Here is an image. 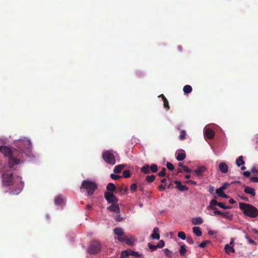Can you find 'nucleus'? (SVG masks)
Listing matches in <instances>:
<instances>
[{
    "mask_svg": "<svg viewBox=\"0 0 258 258\" xmlns=\"http://www.w3.org/2000/svg\"><path fill=\"white\" fill-rule=\"evenodd\" d=\"M0 152L8 157L10 168H12L14 165L20 163V159L18 158L19 155L16 150H12L7 146H2L0 147Z\"/></svg>",
    "mask_w": 258,
    "mask_h": 258,
    "instance_id": "obj_1",
    "label": "nucleus"
},
{
    "mask_svg": "<svg viewBox=\"0 0 258 258\" xmlns=\"http://www.w3.org/2000/svg\"><path fill=\"white\" fill-rule=\"evenodd\" d=\"M123 191L124 192H126L128 190V187L127 186H125V188L123 189Z\"/></svg>",
    "mask_w": 258,
    "mask_h": 258,
    "instance_id": "obj_64",
    "label": "nucleus"
},
{
    "mask_svg": "<svg viewBox=\"0 0 258 258\" xmlns=\"http://www.w3.org/2000/svg\"><path fill=\"white\" fill-rule=\"evenodd\" d=\"M165 245V242L164 240H161L159 241L158 243L157 244V248H162L164 247Z\"/></svg>",
    "mask_w": 258,
    "mask_h": 258,
    "instance_id": "obj_43",
    "label": "nucleus"
},
{
    "mask_svg": "<svg viewBox=\"0 0 258 258\" xmlns=\"http://www.w3.org/2000/svg\"><path fill=\"white\" fill-rule=\"evenodd\" d=\"M102 245L97 240L92 241L87 248V252L90 254H96L101 251Z\"/></svg>",
    "mask_w": 258,
    "mask_h": 258,
    "instance_id": "obj_5",
    "label": "nucleus"
},
{
    "mask_svg": "<svg viewBox=\"0 0 258 258\" xmlns=\"http://www.w3.org/2000/svg\"><path fill=\"white\" fill-rule=\"evenodd\" d=\"M229 185V183H224L222 186H221L220 188L222 189V190H225L227 187Z\"/></svg>",
    "mask_w": 258,
    "mask_h": 258,
    "instance_id": "obj_49",
    "label": "nucleus"
},
{
    "mask_svg": "<svg viewBox=\"0 0 258 258\" xmlns=\"http://www.w3.org/2000/svg\"><path fill=\"white\" fill-rule=\"evenodd\" d=\"M246 238L248 240V242L249 243L252 244H255V241L253 240H252V239L248 237H246Z\"/></svg>",
    "mask_w": 258,
    "mask_h": 258,
    "instance_id": "obj_56",
    "label": "nucleus"
},
{
    "mask_svg": "<svg viewBox=\"0 0 258 258\" xmlns=\"http://www.w3.org/2000/svg\"><path fill=\"white\" fill-rule=\"evenodd\" d=\"M244 192L254 197L255 195V189L249 186H246L244 189Z\"/></svg>",
    "mask_w": 258,
    "mask_h": 258,
    "instance_id": "obj_14",
    "label": "nucleus"
},
{
    "mask_svg": "<svg viewBox=\"0 0 258 258\" xmlns=\"http://www.w3.org/2000/svg\"><path fill=\"white\" fill-rule=\"evenodd\" d=\"M216 192L218 195V196L220 197H221V196L224 193V190L221 189L220 188L217 189L216 190Z\"/></svg>",
    "mask_w": 258,
    "mask_h": 258,
    "instance_id": "obj_41",
    "label": "nucleus"
},
{
    "mask_svg": "<svg viewBox=\"0 0 258 258\" xmlns=\"http://www.w3.org/2000/svg\"><path fill=\"white\" fill-rule=\"evenodd\" d=\"M219 202H218L216 200H212L210 201V205L209 206V208L211 209H215L216 208L215 207L216 206H218Z\"/></svg>",
    "mask_w": 258,
    "mask_h": 258,
    "instance_id": "obj_25",
    "label": "nucleus"
},
{
    "mask_svg": "<svg viewBox=\"0 0 258 258\" xmlns=\"http://www.w3.org/2000/svg\"><path fill=\"white\" fill-rule=\"evenodd\" d=\"M239 197H240V198L242 200H244L245 201H248V199L247 197H245L244 196H239Z\"/></svg>",
    "mask_w": 258,
    "mask_h": 258,
    "instance_id": "obj_57",
    "label": "nucleus"
},
{
    "mask_svg": "<svg viewBox=\"0 0 258 258\" xmlns=\"http://www.w3.org/2000/svg\"><path fill=\"white\" fill-rule=\"evenodd\" d=\"M151 236L153 239H159V230L158 228L156 227L154 229L153 233L152 234Z\"/></svg>",
    "mask_w": 258,
    "mask_h": 258,
    "instance_id": "obj_15",
    "label": "nucleus"
},
{
    "mask_svg": "<svg viewBox=\"0 0 258 258\" xmlns=\"http://www.w3.org/2000/svg\"><path fill=\"white\" fill-rule=\"evenodd\" d=\"M186 183L187 184H194V185L197 184V182L193 181L192 180H188L187 181H186Z\"/></svg>",
    "mask_w": 258,
    "mask_h": 258,
    "instance_id": "obj_52",
    "label": "nucleus"
},
{
    "mask_svg": "<svg viewBox=\"0 0 258 258\" xmlns=\"http://www.w3.org/2000/svg\"><path fill=\"white\" fill-rule=\"evenodd\" d=\"M245 162L243 161V157L240 156L236 160V164L237 166L239 167L241 165L244 164Z\"/></svg>",
    "mask_w": 258,
    "mask_h": 258,
    "instance_id": "obj_26",
    "label": "nucleus"
},
{
    "mask_svg": "<svg viewBox=\"0 0 258 258\" xmlns=\"http://www.w3.org/2000/svg\"><path fill=\"white\" fill-rule=\"evenodd\" d=\"M14 177L11 170L5 171L2 175L3 184L5 186H10L14 182Z\"/></svg>",
    "mask_w": 258,
    "mask_h": 258,
    "instance_id": "obj_6",
    "label": "nucleus"
},
{
    "mask_svg": "<svg viewBox=\"0 0 258 258\" xmlns=\"http://www.w3.org/2000/svg\"><path fill=\"white\" fill-rule=\"evenodd\" d=\"M150 168L151 172L155 173L158 171V166L155 164H152Z\"/></svg>",
    "mask_w": 258,
    "mask_h": 258,
    "instance_id": "obj_31",
    "label": "nucleus"
},
{
    "mask_svg": "<svg viewBox=\"0 0 258 258\" xmlns=\"http://www.w3.org/2000/svg\"><path fill=\"white\" fill-rule=\"evenodd\" d=\"M107 209L111 212H116L117 214L119 213V207L117 203H113L109 207H107Z\"/></svg>",
    "mask_w": 258,
    "mask_h": 258,
    "instance_id": "obj_10",
    "label": "nucleus"
},
{
    "mask_svg": "<svg viewBox=\"0 0 258 258\" xmlns=\"http://www.w3.org/2000/svg\"><path fill=\"white\" fill-rule=\"evenodd\" d=\"M219 168L222 173H226L228 171V166L225 163L221 162L219 165Z\"/></svg>",
    "mask_w": 258,
    "mask_h": 258,
    "instance_id": "obj_13",
    "label": "nucleus"
},
{
    "mask_svg": "<svg viewBox=\"0 0 258 258\" xmlns=\"http://www.w3.org/2000/svg\"><path fill=\"white\" fill-rule=\"evenodd\" d=\"M122 176L124 178H128L131 176L130 171L129 170H125L122 173Z\"/></svg>",
    "mask_w": 258,
    "mask_h": 258,
    "instance_id": "obj_35",
    "label": "nucleus"
},
{
    "mask_svg": "<svg viewBox=\"0 0 258 258\" xmlns=\"http://www.w3.org/2000/svg\"><path fill=\"white\" fill-rule=\"evenodd\" d=\"M148 246L152 251L155 250L157 248V245H153L150 243L148 244Z\"/></svg>",
    "mask_w": 258,
    "mask_h": 258,
    "instance_id": "obj_44",
    "label": "nucleus"
},
{
    "mask_svg": "<svg viewBox=\"0 0 258 258\" xmlns=\"http://www.w3.org/2000/svg\"><path fill=\"white\" fill-rule=\"evenodd\" d=\"M166 175V169L165 168H163L162 170L158 173V175L161 177H163Z\"/></svg>",
    "mask_w": 258,
    "mask_h": 258,
    "instance_id": "obj_42",
    "label": "nucleus"
},
{
    "mask_svg": "<svg viewBox=\"0 0 258 258\" xmlns=\"http://www.w3.org/2000/svg\"><path fill=\"white\" fill-rule=\"evenodd\" d=\"M186 241L190 244H192L194 243V240L191 237H187L186 238Z\"/></svg>",
    "mask_w": 258,
    "mask_h": 258,
    "instance_id": "obj_50",
    "label": "nucleus"
},
{
    "mask_svg": "<svg viewBox=\"0 0 258 258\" xmlns=\"http://www.w3.org/2000/svg\"><path fill=\"white\" fill-rule=\"evenodd\" d=\"M207 170V168L204 166H199L197 169L194 170V172L198 177H201L203 175V173Z\"/></svg>",
    "mask_w": 258,
    "mask_h": 258,
    "instance_id": "obj_9",
    "label": "nucleus"
},
{
    "mask_svg": "<svg viewBox=\"0 0 258 258\" xmlns=\"http://www.w3.org/2000/svg\"><path fill=\"white\" fill-rule=\"evenodd\" d=\"M250 180L254 182H258V177H251L250 178Z\"/></svg>",
    "mask_w": 258,
    "mask_h": 258,
    "instance_id": "obj_51",
    "label": "nucleus"
},
{
    "mask_svg": "<svg viewBox=\"0 0 258 258\" xmlns=\"http://www.w3.org/2000/svg\"><path fill=\"white\" fill-rule=\"evenodd\" d=\"M163 251L166 256L168 258H172L173 257L172 252L169 250L168 248H165L163 249Z\"/></svg>",
    "mask_w": 258,
    "mask_h": 258,
    "instance_id": "obj_28",
    "label": "nucleus"
},
{
    "mask_svg": "<svg viewBox=\"0 0 258 258\" xmlns=\"http://www.w3.org/2000/svg\"><path fill=\"white\" fill-rule=\"evenodd\" d=\"M218 206L223 209H229L231 208L230 206H225L224 203H219Z\"/></svg>",
    "mask_w": 258,
    "mask_h": 258,
    "instance_id": "obj_38",
    "label": "nucleus"
},
{
    "mask_svg": "<svg viewBox=\"0 0 258 258\" xmlns=\"http://www.w3.org/2000/svg\"><path fill=\"white\" fill-rule=\"evenodd\" d=\"M186 157L185 153L184 151H182L181 152L177 153L176 159L177 161H182Z\"/></svg>",
    "mask_w": 258,
    "mask_h": 258,
    "instance_id": "obj_17",
    "label": "nucleus"
},
{
    "mask_svg": "<svg viewBox=\"0 0 258 258\" xmlns=\"http://www.w3.org/2000/svg\"><path fill=\"white\" fill-rule=\"evenodd\" d=\"M251 172L258 174V164L256 166H254L251 169Z\"/></svg>",
    "mask_w": 258,
    "mask_h": 258,
    "instance_id": "obj_45",
    "label": "nucleus"
},
{
    "mask_svg": "<svg viewBox=\"0 0 258 258\" xmlns=\"http://www.w3.org/2000/svg\"><path fill=\"white\" fill-rule=\"evenodd\" d=\"M137 188V185L136 183H133L131 185V190L132 191H135Z\"/></svg>",
    "mask_w": 258,
    "mask_h": 258,
    "instance_id": "obj_48",
    "label": "nucleus"
},
{
    "mask_svg": "<svg viewBox=\"0 0 258 258\" xmlns=\"http://www.w3.org/2000/svg\"><path fill=\"white\" fill-rule=\"evenodd\" d=\"M130 255V250H124L122 251L120 255L121 258H127Z\"/></svg>",
    "mask_w": 258,
    "mask_h": 258,
    "instance_id": "obj_32",
    "label": "nucleus"
},
{
    "mask_svg": "<svg viewBox=\"0 0 258 258\" xmlns=\"http://www.w3.org/2000/svg\"><path fill=\"white\" fill-rule=\"evenodd\" d=\"M209 191L210 192L212 193L214 191V187L213 186H210Z\"/></svg>",
    "mask_w": 258,
    "mask_h": 258,
    "instance_id": "obj_61",
    "label": "nucleus"
},
{
    "mask_svg": "<svg viewBox=\"0 0 258 258\" xmlns=\"http://www.w3.org/2000/svg\"><path fill=\"white\" fill-rule=\"evenodd\" d=\"M221 197L225 198V199H227V198H229V197L226 194H225V193H224L223 194V195L221 196Z\"/></svg>",
    "mask_w": 258,
    "mask_h": 258,
    "instance_id": "obj_62",
    "label": "nucleus"
},
{
    "mask_svg": "<svg viewBox=\"0 0 258 258\" xmlns=\"http://www.w3.org/2000/svg\"><path fill=\"white\" fill-rule=\"evenodd\" d=\"M224 249L225 252L228 254H229L230 252L233 253L235 252V249H234L233 247L232 246L229 245L228 244L225 245Z\"/></svg>",
    "mask_w": 258,
    "mask_h": 258,
    "instance_id": "obj_24",
    "label": "nucleus"
},
{
    "mask_svg": "<svg viewBox=\"0 0 258 258\" xmlns=\"http://www.w3.org/2000/svg\"><path fill=\"white\" fill-rule=\"evenodd\" d=\"M114 219L117 222H120L122 220V218L120 217V215L117 214L114 217Z\"/></svg>",
    "mask_w": 258,
    "mask_h": 258,
    "instance_id": "obj_47",
    "label": "nucleus"
},
{
    "mask_svg": "<svg viewBox=\"0 0 258 258\" xmlns=\"http://www.w3.org/2000/svg\"><path fill=\"white\" fill-rule=\"evenodd\" d=\"M97 188L98 185L96 182L88 179L83 180L80 186L81 189H84L86 190L88 196H92Z\"/></svg>",
    "mask_w": 258,
    "mask_h": 258,
    "instance_id": "obj_4",
    "label": "nucleus"
},
{
    "mask_svg": "<svg viewBox=\"0 0 258 258\" xmlns=\"http://www.w3.org/2000/svg\"><path fill=\"white\" fill-rule=\"evenodd\" d=\"M179 251L181 255H184V254L187 251V250L186 249V246L185 245L180 246Z\"/></svg>",
    "mask_w": 258,
    "mask_h": 258,
    "instance_id": "obj_29",
    "label": "nucleus"
},
{
    "mask_svg": "<svg viewBox=\"0 0 258 258\" xmlns=\"http://www.w3.org/2000/svg\"><path fill=\"white\" fill-rule=\"evenodd\" d=\"M125 167L124 164H120L115 166L114 167L113 171L115 173H120L121 171Z\"/></svg>",
    "mask_w": 258,
    "mask_h": 258,
    "instance_id": "obj_22",
    "label": "nucleus"
},
{
    "mask_svg": "<svg viewBox=\"0 0 258 258\" xmlns=\"http://www.w3.org/2000/svg\"><path fill=\"white\" fill-rule=\"evenodd\" d=\"M156 176L154 175H147L146 177V180L148 182H152L155 180Z\"/></svg>",
    "mask_w": 258,
    "mask_h": 258,
    "instance_id": "obj_30",
    "label": "nucleus"
},
{
    "mask_svg": "<svg viewBox=\"0 0 258 258\" xmlns=\"http://www.w3.org/2000/svg\"><path fill=\"white\" fill-rule=\"evenodd\" d=\"M183 170L186 172H190L191 170L186 166H183Z\"/></svg>",
    "mask_w": 258,
    "mask_h": 258,
    "instance_id": "obj_53",
    "label": "nucleus"
},
{
    "mask_svg": "<svg viewBox=\"0 0 258 258\" xmlns=\"http://www.w3.org/2000/svg\"><path fill=\"white\" fill-rule=\"evenodd\" d=\"M114 234L117 236L115 239L121 242H125L129 245H133L135 239L131 234H126L121 228H115L113 229Z\"/></svg>",
    "mask_w": 258,
    "mask_h": 258,
    "instance_id": "obj_2",
    "label": "nucleus"
},
{
    "mask_svg": "<svg viewBox=\"0 0 258 258\" xmlns=\"http://www.w3.org/2000/svg\"><path fill=\"white\" fill-rule=\"evenodd\" d=\"M177 236L179 238H181L182 240H184L186 239L185 234L183 231L178 232Z\"/></svg>",
    "mask_w": 258,
    "mask_h": 258,
    "instance_id": "obj_34",
    "label": "nucleus"
},
{
    "mask_svg": "<svg viewBox=\"0 0 258 258\" xmlns=\"http://www.w3.org/2000/svg\"><path fill=\"white\" fill-rule=\"evenodd\" d=\"M158 189L160 191H164L165 189L164 185L161 184L158 186Z\"/></svg>",
    "mask_w": 258,
    "mask_h": 258,
    "instance_id": "obj_55",
    "label": "nucleus"
},
{
    "mask_svg": "<svg viewBox=\"0 0 258 258\" xmlns=\"http://www.w3.org/2000/svg\"><path fill=\"white\" fill-rule=\"evenodd\" d=\"M162 98L164 102V106L165 108H167L168 109H169V106L168 104V102L167 99L165 97V96L163 95H161Z\"/></svg>",
    "mask_w": 258,
    "mask_h": 258,
    "instance_id": "obj_33",
    "label": "nucleus"
},
{
    "mask_svg": "<svg viewBox=\"0 0 258 258\" xmlns=\"http://www.w3.org/2000/svg\"><path fill=\"white\" fill-rule=\"evenodd\" d=\"M141 171L144 174H150L151 173L150 166L148 164H145L141 167Z\"/></svg>",
    "mask_w": 258,
    "mask_h": 258,
    "instance_id": "obj_16",
    "label": "nucleus"
},
{
    "mask_svg": "<svg viewBox=\"0 0 258 258\" xmlns=\"http://www.w3.org/2000/svg\"><path fill=\"white\" fill-rule=\"evenodd\" d=\"M106 189L108 191V192H113L116 191V187L113 183H109L107 186Z\"/></svg>",
    "mask_w": 258,
    "mask_h": 258,
    "instance_id": "obj_23",
    "label": "nucleus"
},
{
    "mask_svg": "<svg viewBox=\"0 0 258 258\" xmlns=\"http://www.w3.org/2000/svg\"><path fill=\"white\" fill-rule=\"evenodd\" d=\"M130 255H132L138 258L141 256V254H139L138 252L130 250Z\"/></svg>",
    "mask_w": 258,
    "mask_h": 258,
    "instance_id": "obj_37",
    "label": "nucleus"
},
{
    "mask_svg": "<svg viewBox=\"0 0 258 258\" xmlns=\"http://www.w3.org/2000/svg\"><path fill=\"white\" fill-rule=\"evenodd\" d=\"M63 199L61 196L56 197L54 200V203L56 205H61L63 204Z\"/></svg>",
    "mask_w": 258,
    "mask_h": 258,
    "instance_id": "obj_20",
    "label": "nucleus"
},
{
    "mask_svg": "<svg viewBox=\"0 0 258 258\" xmlns=\"http://www.w3.org/2000/svg\"><path fill=\"white\" fill-rule=\"evenodd\" d=\"M239 208L247 216L251 218H255L258 216V210L251 205L240 203Z\"/></svg>",
    "mask_w": 258,
    "mask_h": 258,
    "instance_id": "obj_3",
    "label": "nucleus"
},
{
    "mask_svg": "<svg viewBox=\"0 0 258 258\" xmlns=\"http://www.w3.org/2000/svg\"><path fill=\"white\" fill-rule=\"evenodd\" d=\"M229 245H232V246H233V245H234V239L233 238L231 239V241H230V244Z\"/></svg>",
    "mask_w": 258,
    "mask_h": 258,
    "instance_id": "obj_60",
    "label": "nucleus"
},
{
    "mask_svg": "<svg viewBox=\"0 0 258 258\" xmlns=\"http://www.w3.org/2000/svg\"><path fill=\"white\" fill-rule=\"evenodd\" d=\"M174 183L176 184V187L180 191H183L188 189V187L185 185H182L180 181L175 180Z\"/></svg>",
    "mask_w": 258,
    "mask_h": 258,
    "instance_id": "obj_11",
    "label": "nucleus"
},
{
    "mask_svg": "<svg viewBox=\"0 0 258 258\" xmlns=\"http://www.w3.org/2000/svg\"><path fill=\"white\" fill-rule=\"evenodd\" d=\"M104 198L108 203H117L118 199L114 195L112 192L105 191Z\"/></svg>",
    "mask_w": 258,
    "mask_h": 258,
    "instance_id": "obj_8",
    "label": "nucleus"
},
{
    "mask_svg": "<svg viewBox=\"0 0 258 258\" xmlns=\"http://www.w3.org/2000/svg\"><path fill=\"white\" fill-rule=\"evenodd\" d=\"M205 135L208 139H212L215 136V132L211 128H206L205 131Z\"/></svg>",
    "mask_w": 258,
    "mask_h": 258,
    "instance_id": "obj_12",
    "label": "nucleus"
},
{
    "mask_svg": "<svg viewBox=\"0 0 258 258\" xmlns=\"http://www.w3.org/2000/svg\"><path fill=\"white\" fill-rule=\"evenodd\" d=\"M210 242V241L209 240H205V241H203L202 243H201L199 245V246L201 248H204L206 246V245L207 244L209 243Z\"/></svg>",
    "mask_w": 258,
    "mask_h": 258,
    "instance_id": "obj_39",
    "label": "nucleus"
},
{
    "mask_svg": "<svg viewBox=\"0 0 258 258\" xmlns=\"http://www.w3.org/2000/svg\"><path fill=\"white\" fill-rule=\"evenodd\" d=\"M186 132L184 130H182L180 132V135L179 136V139L180 140H183L185 139Z\"/></svg>",
    "mask_w": 258,
    "mask_h": 258,
    "instance_id": "obj_36",
    "label": "nucleus"
},
{
    "mask_svg": "<svg viewBox=\"0 0 258 258\" xmlns=\"http://www.w3.org/2000/svg\"><path fill=\"white\" fill-rule=\"evenodd\" d=\"M110 177L113 179V180H117L119 178L121 177V176L120 175H116V174H111L110 175Z\"/></svg>",
    "mask_w": 258,
    "mask_h": 258,
    "instance_id": "obj_46",
    "label": "nucleus"
},
{
    "mask_svg": "<svg viewBox=\"0 0 258 258\" xmlns=\"http://www.w3.org/2000/svg\"><path fill=\"white\" fill-rule=\"evenodd\" d=\"M102 158L104 160L110 165H114L116 163L115 156L112 151H105L102 153Z\"/></svg>",
    "mask_w": 258,
    "mask_h": 258,
    "instance_id": "obj_7",
    "label": "nucleus"
},
{
    "mask_svg": "<svg viewBox=\"0 0 258 258\" xmlns=\"http://www.w3.org/2000/svg\"><path fill=\"white\" fill-rule=\"evenodd\" d=\"M229 202L231 204H233L234 203H235V201L234 200H233V199H230L229 201Z\"/></svg>",
    "mask_w": 258,
    "mask_h": 258,
    "instance_id": "obj_58",
    "label": "nucleus"
},
{
    "mask_svg": "<svg viewBox=\"0 0 258 258\" xmlns=\"http://www.w3.org/2000/svg\"><path fill=\"white\" fill-rule=\"evenodd\" d=\"M191 222L194 225H200L203 223V220L201 217H198L192 218Z\"/></svg>",
    "mask_w": 258,
    "mask_h": 258,
    "instance_id": "obj_19",
    "label": "nucleus"
},
{
    "mask_svg": "<svg viewBox=\"0 0 258 258\" xmlns=\"http://www.w3.org/2000/svg\"><path fill=\"white\" fill-rule=\"evenodd\" d=\"M214 210V214L215 215H222L223 217L225 218L228 217V214L229 213V212H222L220 211H219L217 208H215V209H213Z\"/></svg>",
    "mask_w": 258,
    "mask_h": 258,
    "instance_id": "obj_18",
    "label": "nucleus"
},
{
    "mask_svg": "<svg viewBox=\"0 0 258 258\" xmlns=\"http://www.w3.org/2000/svg\"><path fill=\"white\" fill-rule=\"evenodd\" d=\"M250 174V172L248 171H246L243 172V175L245 177H249Z\"/></svg>",
    "mask_w": 258,
    "mask_h": 258,
    "instance_id": "obj_54",
    "label": "nucleus"
},
{
    "mask_svg": "<svg viewBox=\"0 0 258 258\" xmlns=\"http://www.w3.org/2000/svg\"><path fill=\"white\" fill-rule=\"evenodd\" d=\"M173 184L172 182L171 181L170 183L168 185V188H171L172 187Z\"/></svg>",
    "mask_w": 258,
    "mask_h": 258,
    "instance_id": "obj_63",
    "label": "nucleus"
},
{
    "mask_svg": "<svg viewBox=\"0 0 258 258\" xmlns=\"http://www.w3.org/2000/svg\"><path fill=\"white\" fill-rule=\"evenodd\" d=\"M192 87L188 85H186L183 87V90L184 94H188L192 91Z\"/></svg>",
    "mask_w": 258,
    "mask_h": 258,
    "instance_id": "obj_27",
    "label": "nucleus"
},
{
    "mask_svg": "<svg viewBox=\"0 0 258 258\" xmlns=\"http://www.w3.org/2000/svg\"><path fill=\"white\" fill-rule=\"evenodd\" d=\"M192 231L197 236H201L202 235L201 229L199 227H194Z\"/></svg>",
    "mask_w": 258,
    "mask_h": 258,
    "instance_id": "obj_21",
    "label": "nucleus"
},
{
    "mask_svg": "<svg viewBox=\"0 0 258 258\" xmlns=\"http://www.w3.org/2000/svg\"><path fill=\"white\" fill-rule=\"evenodd\" d=\"M166 167L170 171H172L174 169V165L170 162H167L166 163Z\"/></svg>",
    "mask_w": 258,
    "mask_h": 258,
    "instance_id": "obj_40",
    "label": "nucleus"
},
{
    "mask_svg": "<svg viewBox=\"0 0 258 258\" xmlns=\"http://www.w3.org/2000/svg\"><path fill=\"white\" fill-rule=\"evenodd\" d=\"M123 190L122 188L121 187H118L116 188V191H118L119 192H121Z\"/></svg>",
    "mask_w": 258,
    "mask_h": 258,
    "instance_id": "obj_59",
    "label": "nucleus"
}]
</instances>
